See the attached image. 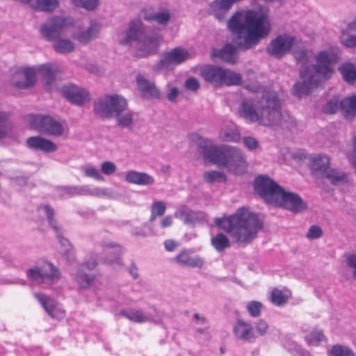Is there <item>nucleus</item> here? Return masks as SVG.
<instances>
[{
    "label": "nucleus",
    "mask_w": 356,
    "mask_h": 356,
    "mask_svg": "<svg viewBox=\"0 0 356 356\" xmlns=\"http://www.w3.org/2000/svg\"><path fill=\"white\" fill-rule=\"evenodd\" d=\"M227 27L234 35L235 45L227 43L220 49H213L211 57L234 64L238 58V49L249 50L270 33L268 10L260 6L258 9L237 10L227 21Z\"/></svg>",
    "instance_id": "obj_1"
},
{
    "label": "nucleus",
    "mask_w": 356,
    "mask_h": 356,
    "mask_svg": "<svg viewBox=\"0 0 356 356\" xmlns=\"http://www.w3.org/2000/svg\"><path fill=\"white\" fill-rule=\"evenodd\" d=\"M293 55L298 65L300 81L296 82L293 88L294 95L302 97L307 95L312 89L330 79L334 72L333 65L339 60V56L334 50L319 51L314 57L312 64L313 52L305 48L296 49Z\"/></svg>",
    "instance_id": "obj_2"
},
{
    "label": "nucleus",
    "mask_w": 356,
    "mask_h": 356,
    "mask_svg": "<svg viewBox=\"0 0 356 356\" xmlns=\"http://www.w3.org/2000/svg\"><path fill=\"white\" fill-rule=\"evenodd\" d=\"M215 223L242 247L251 243L264 226L258 215L245 207L239 208L228 217L216 218Z\"/></svg>",
    "instance_id": "obj_3"
},
{
    "label": "nucleus",
    "mask_w": 356,
    "mask_h": 356,
    "mask_svg": "<svg viewBox=\"0 0 356 356\" xmlns=\"http://www.w3.org/2000/svg\"><path fill=\"white\" fill-rule=\"evenodd\" d=\"M238 113L240 117L251 122L273 126L281 119L280 100L275 92L266 91L259 100L257 108L252 99H243L239 104Z\"/></svg>",
    "instance_id": "obj_4"
},
{
    "label": "nucleus",
    "mask_w": 356,
    "mask_h": 356,
    "mask_svg": "<svg viewBox=\"0 0 356 356\" xmlns=\"http://www.w3.org/2000/svg\"><path fill=\"white\" fill-rule=\"evenodd\" d=\"M119 42L137 50L136 56L147 57L157 52L160 38L157 34L147 33L140 20L131 21L127 31L119 35Z\"/></svg>",
    "instance_id": "obj_5"
},
{
    "label": "nucleus",
    "mask_w": 356,
    "mask_h": 356,
    "mask_svg": "<svg viewBox=\"0 0 356 356\" xmlns=\"http://www.w3.org/2000/svg\"><path fill=\"white\" fill-rule=\"evenodd\" d=\"M58 70L56 65L45 63L38 68L26 67L18 72L22 75V80H15V85L19 89H28L33 87L36 82V74L38 73L42 77L43 82L47 89L50 90L56 81V74Z\"/></svg>",
    "instance_id": "obj_6"
},
{
    "label": "nucleus",
    "mask_w": 356,
    "mask_h": 356,
    "mask_svg": "<svg viewBox=\"0 0 356 356\" xmlns=\"http://www.w3.org/2000/svg\"><path fill=\"white\" fill-rule=\"evenodd\" d=\"M127 99L119 95H106L94 103V112L103 118H111L127 111Z\"/></svg>",
    "instance_id": "obj_7"
},
{
    "label": "nucleus",
    "mask_w": 356,
    "mask_h": 356,
    "mask_svg": "<svg viewBox=\"0 0 356 356\" xmlns=\"http://www.w3.org/2000/svg\"><path fill=\"white\" fill-rule=\"evenodd\" d=\"M26 276L34 284L51 285L58 282L60 273L56 266L47 262L42 267L35 266L28 269Z\"/></svg>",
    "instance_id": "obj_8"
},
{
    "label": "nucleus",
    "mask_w": 356,
    "mask_h": 356,
    "mask_svg": "<svg viewBox=\"0 0 356 356\" xmlns=\"http://www.w3.org/2000/svg\"><path fill=\"white\" fill-rule=\"evenodd\" d=\"M192 139L197 145L198 152L202 155L204 161L221 165L224 156L225 147L220 149L213 145L212 140L195 134Z\"/></svg>",
    "instance_id": "obj_9"
},
{
    "label": "nucleus",
    "mask_w": 356,
    "mask_h": 356,
    "mask_svg": "<svg viewBox=\"0 0 356 356\" xmlns=\"http://www.w3.org/2000/svg\"><path fill=\"white\" fill-rule=\"evenodd\" d=\"M29 122L32 129L49 136L59 137L64 132L63 124L49 115H31Z\"/></svg>",
    "instance_id": "obj_10"
},
{
    "label": "nucleus",
    "mask_w": 356,
    "mask_h": 356,
    "mask_svg": "<svg viewBox=\"0 0 356 356\" xmlns=\"http://www.w3.org/2000/svg\"><path fill=\"white\" fill-rule=\"evenodd\" d=\"M256 193L269 204L273 205L282 192V188L274 180L266 175L257 177L254 181Z\"/></svg>",
    "instance_id": "obj_11"
},
{
    "label": "nucleus",
    "mask_w": 356,
    "mask_h": 356,
    "mask_svg": "<svg viewBox=\"0 0 356 356\" xmlns=\"http://www.w3.org/2000/svg\"><path fill=\"white\" fill-rule=\"evenodd\" d=\"M73 25L71 17L55 16L41 25L40 33L47 41L57 40L67 27Z\"/></svg>",
    "instance_id": "obj_12"
},
{
    "label": "nucleus",
    "mask_w": 356,
    "mask_h": 356,
    "mask_svg": "<svg viewBox=\"0 0 356 356\" xmlns=\"http://www.w3.org/2000/svg\"><path fill=\"white\" fill-rule=\"evenodd\" d=\"M222 166L235 174H243L246 170V161L243 152L232 146H225Z\"/></svg>",
    "instance_id": "obj_13"
},
{
    "label": "nucleus",
    "mask_w": 356,
    "mask_h": 356,
    "mask_svg": "<svg viewBox=\"0 0 356 356\" xmlns=\"http://www.w3.org/2000/svg\"><path fill=\"white\" fill-rule=\"evenodd\" d=\"M273 205L284 208L295 213H300L307 208L306 202L298 193L286 192L284 188L282 189V192L277 199V202H275Z\"/></svg>",
    "instance_id": "obj_14"
},
{
    "label": "nucleus",
    "mask_w": 356,
    "mask_h": 356,
    "mask_svg": "<svg viewBox=\"0 0 356 356\" xmlns=\"http://www.w3.org/2000/svg\"><path fill=\"white\" fill-rule=\"evenodd\" d=\"M296 42V38L291 35H279L270 42L267 51L272 56L281 58L291 50Z\"/></svg>",
    "instance_id": "obj_15"
},
{
    "label": "nucleus",
    "mask_w": 356,
    "mask_h": 356,
    "mask_svg": "<svg viewBox=\"0 0 356 356\" xmlns=\"http://www.w3.org/2000/svg\"><path fill=\"white\" fill-rule=\"evenodd\" d=\"M190 57L188 51L184 48L176 47L169 51L164 52L156 64L158 70L168 69L172 65H179L187 60Z\"/></svg>",
    "instance_id": "obj_16"
},
{
    "label": "nucleus",
    "mask_w": 356,
    "mask_h": 356,
    "mask_svg": "<svg viewBox=\"0 0 356 356\" xmlns=\"http://www.w3.org/2000/svg\"><path fill=\"white\" fill-rule=\"evenodd\" d=\"M60 92L67 101L76 105H81L88 99V92L74 84L69 83L63 86Z\"/></svg>",
    "instance_id": "obj_17"
},
{
    "label": "nucleus",
    "mask_w": 356,
    "mask_h": 356,
    "mask_svg": "<svg viewBox=\"0 0 356 356\" xmlns=\"http://www.w3.org/2000/svg\"><path fill=\"white\" fill-rule=\"evenodd\" d=\"M26 144L29 149L47 153L57 150V146L54 143L41 136H31L26 139Z\"/></svg>",
    "instance_id": "obj_18"
},
{
    "label": "nucleus",
    "mask_w": 356,
    "mask_h": 356,
    "mask_svg": "<svg viewBox=\"0 0 356 356\" xmlns=\"http://www.w3.org/2000/svg\"><path fill=\"white\" fill-rule=\"evenodd\" d=\"M136 83L140 92L145 98L159 99L160 92L154 82L145 79L143 75L136 76Z\"/></svg>",
    "instance_id": "obj_19"
},
{
    "label": "nucleus",
    "mask_w": 356,
    "mask_h": 356,
    "mask_svg": "<svg viewBox=\"0 0 356 356\" xmlns=\"http://www.w3.org/2000/svg\"><path fill=\"white\" fill-rule=\"evenodd\" d=\"M100 24L97 21H90L89 27L85 31H80L74 33L72 38L77 40L79 42L86 44L91 40L97 38L99 31L100 30Z\"/></svg>",
    "instance_id": "obj_20"
},
{
    "label": "nucleus",
    "mask_w": 356,
    "mask_h": 356,
    "mask_svg": "<svg viewBox=\"0 0 356 356\" xmlns=\"http://www.w3.org/2000/svg\"><path fill=\"white\" fill-rule=\"evenodd\" d=\"M175 261L185 266L202 268L204 264V260L199 255H192L189 250H184L175 258Z\"/></svg>",
    "instance_id": "obj_21"
},
{
    "label": "nucleus",
    "mask_w": 356,
    "mask_h": 356,
    "mask_svg": "<svg viewBox=\"0 0 356 356\" xmlns=\"http://www.w3.org/2000/svg\"><path fill=\"white\" fill-rule=\"evenodd\" d=\"M233 332L237 339L250 341L255 339L252 326L241 319H238L233 327Z\"/></svg>",
    "instance_id": "obj_22"
},
{
    "label": "nucleus",
    "mask_w": 356,
    "mask_h": 356,
    "mask_svg": "<svg viewBox=\"0 0 356 356\" xmlns=\"http://www.w3.org/2000/svg\"><path fill=\"white\" fill-rule=\"evenodd\" d=\"M177 215L186 225L192 227L204 218L202 212L193 211L186 207H181Z\"/></svg>",
    "instance_id": "obj_23"
},
{
    "label": "nucleus",
    "mask_w": 356,
    "mask_h": 356,
    "mask_svg": "<svg viewBox=\"0 0 356 356\" xmlns=\"http://www.w3.org/2000/svg\"><path fill=\"white\" fill-rule=\"evenodd\" d=\"M125 180L131 184L148 186L154 183V179L152 176L146 172L130 170L127 172Z\"/></svg>",
    "instance_id": "obj_24"
},
{
    "label": "nucleus",
    "mask_w": 356,
    "mask_h": 356,
    "mask_svg": "<svg viewBox=\"0 0 356 356\" xmlns=\"http://www.w3.org/2000/svg\"><path fill=\"white\" fill-rule=\"evenodd\" d=\"M329 165L330 159L325 155H317L311 158L310 169L314 175H323Z\"/></svg>",
    "instance_id": "obj_25"
},
{
    "label": "nucleus",
    "mask_w": 356,
    "mask_h": 356,
    "mask_svg": "<svg viewBox=\"0 0 356 356\" xmlns=\"http://www.w3.org/2000/svg\"><path fill=\"white\" fill-rule=\"evenodd\" d=\"M103 248L104 254H110V257L106 259L108 263L114 261L118 262L122 248L118 243L112 241H103L100 243Z\"/></svg>",
    "instance_id": "obj_26"
},
{
    "label": "nucleus",
    "mask_w": 356,
    "mask_h": 356,
    "mask_svg": "<svg viewBox=\"0 0 356 356\" xmlns=\"http://www.w3.org/2000/svg\"><path fill=\"white\" fill-rule=\"evenodd\" d=\"M35 297L49 316L52 318H58L59 312L57 311L58 303L55 300L42 293H35Z\"/></svg>",
    "instance_id": "obj_27"
},
{
    "label": "nucleus",
    "mask_w": 356,
    "mask_h": 356,
    "mask_svg": "<svg viewBox=\"0 0 356 356\" xmlns=\"http://www.w3.org/2000/svg\"><path fill=\"white\" fill-rule=\"evenodd\" d=\"M225 74V70L217 66H209L202 72V76L207 81L217 83H222Z\"/></svg>",
    "instance_id": "obj_28"
},
{
    "label": "nucleus",
    "mask_w": 356,
    "mask_h": 356,
    "mask_svg": "<svg viewBox=\"0 0 356 356\" xmlns=\"http://www.w3.org/2000/svg\"><path fill=\"white\" fill-rule=\"evenodd\" d=\"M120 315L127 318L131 321L138 323H145L152 320L151 315L145 314L143 311L136 309L121 311Z\"/></svg>",
    "instance_id": "obj_29"
},
{
    "label": "nucleus",
    "mask_w": 356,
    "mask_h": 356,
    "mask_svg": "<svg viewBox=\"0 0 356 356\" xmlns=\"http://www.w3.org/2000/svg\"><path fill=\"white\" fill-rule=\"evenodd\" d=\"M338 70L345 81L352 85L356 83V64L352 63H343L338 67Z\"/></svg>",
    "instance_id": "obj_30"
},
{
    "label": "nucleus",
    "mask_w": 356,
    "mask_h": 356,
    "mask_svg": "<svg viewBox=\"0 0 356 356\" xmlns=\"http://www.w3.org/2000/svg\"><path fill=\"white\" fill-rule=\"evenodd\" d=\"M340 106L346 118H354L356 115V95H353L341 100Z\"/></svg>",
    "instance_id": "obj_31"
},
{
    "label": "nucleus",
    "mask_w": 356,
    "mask_h": 356,
    "mask_svg": "<svg viewBox=\"0 0 356 356\" xmlns=\"http://www.w3.org/2000/svg\"><path fill=\"white\" fill-rule=\"evenodd\" d=\"M116 124L123 129L131 130L134 126V112L127 108V111H122L115 116Z\"/></svg>",
    "instance_id": "obj_32"
},
{
    "label": "nucleus",
    "mask_w": 356,
    "mask_h": 356,
    "mask_svg": "<svg viewBox=\"0 0 356 356\" xmlns=\"http://www.w3.org/2000/svg\"><path fill=\"white\" fill-rule=\"evenodd\" d=\"M10 116L7 112L0 111V140L6 138L13 130V124Z\"/></svg>",
    "instance_id": "obj_33"
},
{
    "label": "nucleus",
    "mask_w": 356,
    "mask_h": 356,
    "mask_svg": "<svg viewBox=\"0 0 356 356\" xmlns=\"http://www.w3.org/2000/svg\"><path fill=\"white\" fill-rule=\"evenodd\" d=\"M58 0H31V7L35 10L50 12L58 7Z\"/></svg>",
    "instance_id": "obj_34"
},
{
    "label": "nucleus",
    "mask_w": 356,
    "mask_h": 356,
    "mask_svg": "<svg viewBox=\"0 0 356 356\" xmlns=\"http://www.w3.org/2000/svg\"><path fill=\"white\" fill-rule=\"evenodd\" d=\"M84 265H80L78 268L75 280L81 288H88L94 280V276L84 273Z\"/></svg>",
    "instance_id": "obj_35"
},
{
    "label": "nucleus",
    "mask_w": 356,
    "mask_h": 356,
    "mask_svg": "<svg viewBox=\"0 0 356 356\" xmlns=\"http://www.w3.org/2000/svg\"><path fill=\"white\" fill-rule=\"evenodd\" d=\"M219 138L225 142H238L241 138V135L236 129L226 127L220 130Z\"/></svg>",
    "instance_id": "obj_36"
},
{
    "label": "nucleus",
    "mask_w": 356,
    "mask_h": 356,
    "mask_svg": "<svg viewBox=\"0 0 356 356\" xmlns=\"http://www.w3.org/2000/svg\"><path fill=\"white\" fill-rule=\"evenodd\" d=\"M211 245L218 252H222L231 246L229 238L224 234H216L211 240Z\"/></svg>",
    "instance_id": "obj_37"
},
{
    "label": "nucleus",
    "mask_w": 356,
    "mask_h": 356,
    "mask_svg": "<svg viewBox=\"0 0 356 356\" xmlns=\"http://www.w3.org/2000/svg\"><path fill=\"white\" fill-rule=\"evenodd\" d=\"M53 47L54 50L60 54H69L75 49L74 44L67 39L58 38L54 43Z\"/></svg>",
    "instance_id": "obj_38"
},
{
    "label": "nucleus",
    "mask_w": 356,
    "mask_h": 356,
    "mask_svg": "<svg viewBox=\"0 0 356 356\" xmlns=\"http://www.w3.org/2000/svg\"><path fill=\"white\" fill-rule=\"evenodd\" d=\"M322 176L329 179L333 185L341 184L345 181L346 177V174L343 172L331 169L329 167Z\"/></svg>",
    "instance_id": "obj_39"
},
{
    "label": "nucleus",
    "mask_w": 356,
    "mask_h": 356,
    "mask_svg": "<svg viewBox=\"0 0 356 356\" xmlns=\"http://www.w3.org/2000/svg\"><path fill=\"white\" fill-rule=\"evenodd\" d=\"M39 209H42L44 211L49 225L55 231V232H60V227L57 224V221L54 218V209L48 204L40 205L39 207Z\"/></svg>",
    "instance_id": "obj_40"
},
{
    "label": "nucleus",
    "mask_w": 356,
    "mask_h": 356,
    "mask_svg": "<svg viewBox=\"0 0 356 356\" xmlns=\"http://www.w3.org/2000/svg\"><path fill=\"white\" fill-rule=\"evenodd\" d=\"M331 356H356L355 353L349 347L336 344L329 351Z\"/></svg>",
    "instance_id": "obj_41"
},
{
    "label": "nucleus",
    "mask_w": 356,
    "mask_h": 356,
    "mask_svg": "<svg viewBox=\"0 0 356 356\" xmlns=\"http://www.w3.org/2000/svg\"><path fill=\"white\" fill-rule=\"evenodd\" d=\"M225 76L222 83L227 86L241 85L242 83V76L240 74L234 72L229 70H225Z\"/></svg>",
    "instance_id": "obj_42"
},
{
    "label": "nucleus",
    "mask_w": 356,
    "mask_h": 356,
    "mask_svg": "<svg viewBox=\"0 0 356 356\" xmlns=\"http://www.w3.org/2000/svg\"><path fill=\"white\" fill-rule=\"evenodd\" d=\"M204 178L209 184L225 182L226 181L224 173L216 170L205 172L204 173Z\"/></svg>",
    "instance_id": "obj_43"
},
{
    "label": "nucleus",
    "mask_w": 356,
    "mask_h": 356,
    "mask_svg": "<svg viewBox=\"0 0 356 356\" xmlns=\"http://www.w3.org/2000/svg\"><path fill=\"white\" fill-rule=\"evenodd\" d=\"M340 102L337 97L331 99L323 106V112L326 114H334L339 108L341 109Z\"/></svg>",
    "instance_id": "obj_44"
},
{
    "label": "nucleus",
    "mask_w": 356,
    "mask_h": 356,
    "mask_svg": "<svg viewBox=\"0 0 356 356\" xmlns=\"http://www.w3.org/2000/svg\"><path fill=\"white\" fill-rule=\"evenodd\" d=\"M166 207L165 204L161 201H156L154 202L151 208V218L150 220H154L156 216H161L164 214Z\"/></svg>",
    "instance_id": "obj_45"
},
{
    "label": "nucleus",
    "mask_w": 356,
    "mask_h": 356,
    "mask_svg": "<svg viewBox=\"0 0 356 356\" xmlns=\"http://www.w3.org/2000/svg\"><path fill=\"white\" fill-rule=\"evenodd\" d=\"M147 19L149 20H155L159 24L164 25L169 22L170 14L169 12L154 13L147 17Z\"/></svg>",
    "instance_id": "obj_46"
},
{
    "label": "nucleus",
    "mask_w": 356,
    "mask_h": 356,
    "mask_svg": "<svg viewBox=\"0 0 356 356\" xmlns=\"http://www.w3.org/2000/svg\"><path fill=\"white\" fill-rule=\"evenodd\" d=\"M77 7L83 8L88 10H95L99 3V0H72Z\"/></svg>",
    "instance_id": "obj_47"
},
{
    "label": "nucleus",
    "mask_w": 356,
    "mask_h": 356,
    "mask_svg": "<svg viewBox=\"0 0 356 356\" xmlns=\"http://www.w3.org/2000/svg\"><path fill=\"white\" fill-rule=\"evenodd\" d=\"M262 307L261 302L256 300L250 301L247 305V309L252 317L256 318L260 316Z\"/></svg>",
    "instance_id": "obj_48"
},
{
    "label": "nucleus",
    "mask_w": 356,
    "mask_h": 356,
    "mask_svg": "<svg viewBox=\"0 0 356 356\" xmlns=\"http://www.w3.org/2000/svg\"><path fill=\"white\" fill-rule=\"evenodd\" d=\"M281 119L280 121L276 124H282V126L286 127L289 129H293L297 125L296 120L289 114L282 115L280 111Z\"/></svg>",
    "instance_id": "obj_49"
},
{
    "label": "nucleus",
    "mask_w": 356,
    "mask_h": 356,
    "mask_svg": "<svg viewBox=\"0 0 356 356\" xmlns=\"http://www.w3.org/2000/svg\"><path fill=\"white\" fill-rule=\"evenodd\" d=\"M270 300L274 305L278 306L284 305L286 302V298L282 291L277 289H274L271 291Z\"/></svg>",
    "instance_id": "obj_50"
},
{
    "label": "nucleus",
    "mask_w": 356,
    "mask_h": 356,
    "mask_svg": "<svg viewBox=\"0 0 356 356\" xmlns=\"http://www.w3.org/2000/svg\"><path fill=\"white\" fill-rule=\"evenodd\" d=\"M184 87L189 91L196 92L200 89V83L197 78L191 76L185 81Z\"/></svg>",
    "instance_id": "obj_51"
},
{
    "label": "nucleus",
    "mask_w": 356,
    "mask_h": 356,
    "mask_svg": "<svg viewBox=\"0 0 356 356\" xmlns=\"http://www.w3.org/2000/svg\"><path fill=\"white\" fill-rule=\"evenodd\" d=\"M341 43L349 48L356 47V35L351 34H345L343 31V35L341 37Z\"/></svg>",
    "instance_id": "obj_52"
},
{
    "label": "nucleus",
    "mask_w": 356,
    "mask_h": 356,
    "mask_svg": "<svg viewBox=\"0 0 356 356\" xmlns=\"http://www.w3.org/2000/svg\"><path fill=\"white\" fill-rule=\"evenodd\" d=\"M243 143L244 146L250 151L257 149L259 146V141L254 137L246 136L243 138Z\"/></svg>",
    "instance_id": "obj_53"
},
{
    "label": "nucleus",
    "mask_w": 356,
    "mask_h": 356,
    "mask_svg": "<svg viewBox=\"0 0 356 356\" xmlns=\"http://www.w3.org/2000/svg\"><path fill=\"white\" fill-rule=\"evenodd\" d=\"M322 235V229L318 225H312L309 227L307 232V237L309 239L313 240L319 238L320 237H321Z\"/></svg>",
    "instance_id": "obj_54"
},
{
    "label": "nucleus",
    "mask_w": 356,
    "mask_h": 356,
    "mask_svg": "<svg viewBox=\"0 0 356 356\" xmlns=\"http://www.w3.org/2000/svg\"><path fill=\"white\" fill-rule=\"evenodd\" d=\"M101 170L106 175H111L116 171V165L111 161H104L102 163Z\"/></svg>",
    "instance_id": "obj_55"
},
{
    "label": "nucleus",
    "mask_w": 356,
    "mask_h": 356,
    "mask_svg": "<svg viewBox=\"0 0 356 356\" xmlns=\"http://www.w3.org/2000/svg\"><path fill=\"white\" fill-rule=\"evenodd\" d=\"M86 177H92L97 180H102L103 177L101 175L98 170L95 167L86 168L84 170Z\"/></svg>",
    "instance_id": "obj_56"
},
{
    "label": "nucleus",
    "mask_w": 356,
    "mask_h": 356,
    "mask_svg": "<svg viewBox=\"0 0 356 356\" xmlns=\"http://www.w3.org/2000/svg\"><path fill=\"white\" fill-rule=\"evenodd\" d=\"M307 339L309 344H313L314 341H322L323 340V334L321 331L315 330L312 332L309 336L307 337Z\"/></svg>",
    "instance_id": "obj_57"
},
{
    "label": "nucleus",
    "mask_w": 356,
    "mask_h": 356,
    "mask_svg": "<svg viewBox=\"0 0 356 356\" xmlns=\"http://www.w3.org/2000/svg\"><path fill=\"white\" fill-rule=\"evenodd\" d=\"M255 327L257 333L261 336H264L268 330V324L265 320L261 319L257 323Z\"/></svg>",
    "instance_id": "obj_58"
},
{
    "label": "nucleus",
    "mask_w": 356,
    "mask_h": 356,
    "mask_svg": "<svg viewBox=\"0 0 356 356\" xmlns=\"http://www.w3.org/2000/svg\"><path fill=\"white\" fill-rule=\"evenodd\" d=\"M57 190L60 192L61 195H76L77 186H58Z\"/></svg>",
    "instance_id": "obj_59"
},
{
    "label": "nucleus",
    "mask_w": 356,
    "mask_h": 356,
    "mask_svg": "<svg viewBox=\"0 0 356 356\" xmlns=\"http://www.w3.org/2000/svg\"><path fill=\"white\" fill-rule=\"evenodd\" d=\"M56 233L57 237L59 240L60 245L65 248V250H67L68 248L72 249V246L71 243H70L68 239H67L62 235L60 229L59 232H56Z\"/></svg>",
    "instance_id": "obj_60"
},
{
    "label": "nucleus",
    "mask_w": 356,
    "mask_h": 356,
    "mask_svg": "<svg viewBox=\"0 0 356 356\" xmlns=\"http://www.w3.org/2000/svg\"><path fill=\"white\" fill-rule=\"evenodd\" d=\"M82 265H84V269L87 268L89 270H93L97 265V255L92 256L85 264H83Z\"/></svg>",
    "instance_id": "obj_61"
},
{
    "label": "nucleus",
    "mask_w": 356,
    "mask_h": 356,
    "mask_svg": "<svg viewBox=\"0 0 356 356\" xmlns=\"http://www.w3.org/2000/svg\"><path fill=\"white\" fill-rule=\"evenodd\" d=\"M109 195L108 190L106 188H95L92 190H90V195L101 197V196H108Z\"/></svg>",
    "instance_id": "obj_62"
},
{
    "label": "nucleus",
    "mask_w": 356,
    "mask_h": 356,
    "mask_svg": "<svg viewBox=\"0 0 356 356\" xmlns=\"http://www.w3.org/2000/svg\"><path fill=\"white\" fill-rule=\"evenodd\" d=\"M347 264L354 269L353 276L356 278V254H350L347 257Z\"/></svg>",
    "instance_id": "obj_63"
},
{
    "label": "nucleus",
    "mask_w": 356,
    "mask_h": 356,
    "mask_svg": "<svg viewBox=\"0 0 356 356\" xmlns=\"http://www.w3.org/2000/svg\"><path fill=\"white\" fill-rule=\"evenodd\" d=\"M354 148L351 154L349 155V160L352 162L353 165L356 168V135L353 138Z\"/></svg>",
    "instance_id": "obj_64"
}]
</instances>
